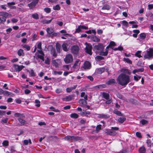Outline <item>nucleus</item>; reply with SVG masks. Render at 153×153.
I'll return each instance as SVG.
<instances>
[{
  "instance_id": "1",
  "label": "nucleus",
  "mask_w": 153,
  "mask_h": 153,
  "mask_svg": "<svg viewBox=\"0 0 153 153\" xmlns=\"http://www.w3.org/2000/svg\"><path fill=\"white\" fill-rule=\"evenodd\" d=\"M117 80L118 84L122 86H125L129 82L130 78L129 76L123 73L118 76Z\"/></svg>"
},
{
  "instance_id": "2",
  "label": "nucleus",
  "mask_w": 153,
  "mask_h": 153,
  "mask_svg": "<svg viewBox=\"0 0 153 153\" xmlns=\"http://www.w3.org/2000/svg\"><path fill=\"white\" fill-rule=\"evenodd\" d=\"M104 47L100 44L95 45L94 48V51L100 53V54L102 56H106L108 54V50H106L105 51H103Z\"/></svg>"
},
{
  "instance_id": "3",
  "label": "nucleus",
  "mask_w": 153,
  "mask_h": 153,
  "mask_svg": "<svg viewBox=\"0 0 153 153\" xmlns=\"http://www.w3.org/2000/svg\"><path fill=\"white\" fill-rule=\"evenodd\" d=\"M119 129V128L118 127H111V129H105L104 130V131L108 135L111 136H115L117 134L115 131L118 130Z\"/></svg>"
},
{
  "instance_id": "4",
  "label": "nucleus",
  "mask_w": 153,
  "mask_h": 153,
  "mask_svg": "<svg viewBox=\"0 0 153 153\" xmlns=\"http://www.w3.org/2000/svg\"><path fill=\"white\" fill-rule=\"evenodd\" d=\"M144 58L149 60L153 58V48H150L147 51L144 56Z\"/></svg>"
},
{
  "instance_id": "5",
  "label": "nucleus",
  "mask_w": 153,
  "mask_h": 153,
  "mask_svg": "<svg viewBox=\"0 0 153 153\" xmlns=\"http://www.w3.org/2000/svg\"><path fill=\"white\" fill-rule=\"evenodd\" d=\"M73 57L71 54H67L64 59V61L66 64L71 63L73 62Z\"/></svg>"
},
{
  "instance_id": "6",
  "label": "nucleus",
  "mask_w": 153,
  "mask_h": 153,
  "mask_svg": "<svg viewBox=\"0 0 153 153\" xmlns=\"http://www.w3.org/2000/svg\"><path fill=\"white\" fill-rule=\"evenodd\" d=\"M80 137H78L68 136L65 137L64 139L65 140L68 141H75L79 139Z\"/></svg>"
},
{
  "instance_id": "7",
  "label": "nucleus",
  "mask_w": 153,
  "mask_h": 153,
  "mask_svg": "<svg viewBox=\"0 0 153 153\" xmlns=\"http://www.w3.org/2000/svg\"><path fill=\"white\" fill-rule=\"evenodd\" d=\"M48 34L50 36H56L57 35V33L54 32V29L51 27H48L46 29Z\"/></svg>"
},
{
  "instance_id": "8",
  "label": "nucleus",
  "mask_w": 153,
  "mask_h": 153,
  "mask_svg": "<svg viewBox=\"0 0 153 153\" xmlns=\"http://www.w3.org/2000/svg\"><path fill=\"white\" fill-rule=\"evenodd\" d=\"M85 44L86 46L85 48L86 52L88 54L91 55L92 54V46L91 45L87 43H85Z\"/></svg>"
},
{
  "instance_id": "9",
  "label": "nucleus",
  "mask_w": 153,
  "mask_h": 153,
  "mask_svg": "<svg viewBox=\"0 0 153 153\" xmlns=\"http://www.w3.org/2000/svg\"><path fill=\"white\" fill-rule=\"evenodd\" d=\"M79 50L78 46L76 45L73 46L71 48V52L75 54H76L78 53Z\"/></svg>"
},
{
  "instance_id": "10",
  "label": "nucleus",
  "mask_w": 153,
  "mask_h": 153,
  "mask_svg": "<svg viewBox=\"0 0 153 153\" xmlns=\"http://www.w3.org/2000/svg\"><path fill=\"white\" fill-rule=\"evenodd\" d=\"M81 61L79 59H77L75 62L73 66V68L74 69H79V68L80 65L81 63Z\"/></svg>"
},
{
  "instance_id": "11",
  "label": "nucleus",
  "mask_w": 153,
  "mask_h": 153,
  "mask_svg": "<svg viewBox=\"0 0 153 153\" xmlns=\"http://www.w3.org/2000/svg\"><path fill=\"white\" fill-rule=\"evenodd\" d=\"M88 29V27L83 25H80L78 27L76 30L75 32L76 33H79L82 32V29L87 30Z\"/></svg>"
},
{
  "instance_id": "12",
  "label": "nucleus",
  "mask_w": 153,
  "mask_h": 153,
  "mask_svg": "<svg viewBox=\"0 0 153 153\" xmlns=\"http://www.w3.org/2000/svg\"><path fill=\"white\" fill-rule=\"evenodd\" d=\"M13 67L16 71L19 72L24 68L25 67L22 65H18L14 64L13 65Z\"/></svg>"
},
{
  "instance_id": "13",
  "label": "nucleus",
  "mask_w": 153,
  "mask_h": 153,
  "mask_svg": "<svg viewBox=\"0 0 153 153\" xmlns=\"http://www.w3.org/2000/svg\"><path fill=\"white\" fill-rule=\"evenodd\" d=\"M38 51L39 54L38 55V57L44 61V56L45 55L42 50H38Z\"/></svg>"
},
{
  "instance_id": "14",
  "label": "nucleus",
  "mask_w": 153,
  "mask_h": 153,
  "mask_svg": "<svg viewBox=\"0 0 153 153\" xmlns=\"http://www.w3.org/2000/svg\"><path fill=\"white\" fill-rule=\"evenodd\" d=\"M91 64L90 62L88 61H86L84 63L83 68L85 69H88L91 68Z\"/></svg>"
},
{
  "instance_id": "15",
  "label": "nucleus",
  "mask_w": 153,
  "mask_h": 153,
  "mask_svg": "<svg viewBox=\"0 0 153 153\" xmlns=\"http://www.w3.org/2000/svg\"><path fill=\"white\" fill-rule=\"evenodd\" d=\"M88 38H90L91 40L95 42H99L100 41V39L96 36H88Z\"/></svg>"
},
{
  "instance_id": "16",
  "label": "nucleus",
  "mask_w": 153,
  "mask_h": 153,
  "mask_svg": "<svg viewBox=\"0 0 153 153\" xmlns=\"http://www.w3.org/2000/svg\"><path fill=\"white\" fill-rule=\"evenodd\" d=\"M50 48L51 50V54L52 55L55 57H56L57 55V54L56 53V51L55 48H54L52 46H50Z\"/></svg>"
},
{
  "instance_id": "17",
  "label": "nucleus",
  "mask_w": 153,
  "mask_h": 153,
  "mask_svg": "<svg viewBox=\"0 0 153 153\" xmlns=\"http://www.w3.org/2000/svg\"><path fill=\"white\" fill-rule=\"evenodd\" d=\"M37 3V2H34L33 1L30 3L28 4L27 5L30 9H32L35 7Z\"/></svg>"
},
{
  "instance_id": "18",
  "label": "nucleus",
  "mask_w": 153,
  "mask_h": 153,
  "mask_svg": "<svg viewBox=\"0 0 153 153\" xmlns=\"http://www.w3.org/2000/svg\"><path fill=\"white\" fill-rule=\"evenodd\" d=\"M74 96L73 95H70L66 97L63 99V100L65 101H69L71 100L73 98Z\"/></svg>"
},
{
  "instance_id": "19",
  "label": "nucleus",
  "mask_w": 153,
  "mask_h": 153,
  "mask_svg": "<svg viewBox=\"0 0 153 153\" xmlns=\"http://www.w3.org/2000/svg\"><path fill=\"white\" fill-rule=\"evenodd\" d=\"M105 70V68H101L96 69V72L97 74H102L104 71Z\"/></svg>"
},
{
  "instance_id": "20",
  "label": "nucleus",
  "mask_w": 153,
  "mask_h": 153,
  "mask_svg": "<svg viewBox=\"0 0 153 153\" xmlns=\"http://www.w3.org/2000/svg\"><path fill=\"white\" fill-rule=\"evenodd\" d=\"M14 116L16 117H19V118H23L25 117V116L23 114H22L20 113H15Z\"/></svg>"
},
{
  "instance_id": "21",
  "label": "nucleus",
  "mask_w": 153,
  "mask_h": 153,
  "mask_svg": "<svg viewBox=\"0 0 153 153\" xmlns=\"http://www.w3.org/2000/svg\"><path fill=\"white\" fill-rule=\"evenodd\" d=\"M116 46V44L113 41H111L110 42L109 45L106 47V49L108 50V51L110 48H112V47Z\"/></svg>"
},
{
  "instance_id": "22",
  "label": "nucleus",
  "mask_w": 153,
  "mask_h": 153,
  "mask_svg": "<svg viewBox=\"0 0 153 153\" xmlns=\"http://www.w3.org/2000/svg\"><path fill=\"white\" fill-rule=\"evenodd\" d=\"M115 83L116 81L114 79H111L106 82V84L108 85H109Z\"/></svg>"
},
{
  "instance_id": "23",
  "label": "nucleus",
  "mask_w": 153,
  "mask_h": 153,
  "mask_svg": "<svg viewBox=\"0 0 153 153\" xmlns=\"http://www.w3.org/2000/svg\"><path fill=\"white\" fill-rule=\"evenodd\" d=\"M79 103L81 106H83L86 104L87 102L85 100L81 99L79 100Z\"/></svg>"
},
{
  "instance_id": "24",
  "label": "nucleus",
  "mask_w": 153,
  "mask_h": 153,
  "mask_svg": "<svg viewBox=\"0 0 153 153\" xmlns=\"http://www.w3.org/2000/svg\"><path fill=\"white\" fill-rule=\"evenodd\" d=\"M17 120L21 124V125H24L27 124V121L21 118H18Z\"/></svg>"
},
{
  "instance_id": "25",
  "label": "nucleus",
  "mask_w": 153,
  "mask_h": 153,
  "mask_svg": "<svg viewBox=\"0 0 153 153\" xmlns=\"http://www.w3.org/2000/svg\"><path fill=\"white\" fill-rule=\"evenodd\" d=\"M60 60L59 59L53 60L52 61L53 65L55 66L56 67H57L58 66L59 62H60Z\"/></svg>"
},
{
  "instance_id": "26",
  "label": "nucleus",
  "mask_w": 153,
  "mask_h": 153,
  "mask_svg": "<svg viewBox=\"0 0 153 153\" xmlns=\"http://www.w3.org/2000/svg\"><path fill=\"white\" fill-rule=\"evenodd\" d=\"M144 71V69L143 68H141L139 69H134L132 73L133 74H135L136 73L138 72H143Z\"/></svg>"
},
{
  "instance_id": "27",
  "label": "nucleus",
  "mask_w": 153,
  "mask_h": 153,
  "mask_svg": "<svg viewBox=\"0 0 153 153\" xmlns=\"http://www.w3.org/2000/svg\"><path fill=\"white\" fill-rule=\"evenodd\" d=\"M139 153H146V149L144 146H142L139 149Z\"/></svg>"
},
{
  "instance_id": "28",
  "label": "nucleus",
  "mask_w": 153,
  "mask_h": 153,
  "mask_svg": "<svg viewBox=\"0 0 153 153\" xmlns=\"http://www.w3.org/2000/svg\"><path fill=\"white\" fill-rule=\"evenodd\" d=\"M102 95L103 97L106 100H108L109 99V94L106 92H103L102 93Z\"/></svg>"
},
{
  "instance_id": "29",
  "label": "nucleus",
  "mask_w": 153,
  "mask_h": 153,
  "mask_svg": "<svg viewBox=\"0 0 153 153\" xmlns=\"http://www.w3.org/2000/svg\"><path fill=\"white\" fill-rule=\"evenodd\" d=\"M10 92L7 91H4L3 90L0 88V94H4V95H9Z\"/></svg>"
},
{
  "instance_id": "30",
  "label": "nucleus",
  "mask_w": 153,
  "mask_h": 153,
  "mask_svg": "<svg viewBox=\"0 0 153 153\" xmlns=\"http://www.w3.org/2000/svg\"><path fill=\"white\" fill-rule=\"evenodd\" d=\"M68 46V44L66 43L63 44L62 45V47L63 50L65 51H68V49L67 46Z\"/></svg>"
},
{
  "instance_id": "31",
  "label": "nucleus",
  "mask_w": 153,
  "mask_h": 153,
  "mask_svg": "<svg viewBox=\"0 0 153 153\" xmlns=\"http://www.w3.org/2000/svg\"><path fill=\"white\" fill-rule=\"evenodd\" d=\"M52 19H51L49 20H46V19H44L41 22L43 24H48L51 22Z\"/></svg>"
},
{
  "instance_id": "32",
  "label": "nucleus",
  "mask_w": 153,
  "mask_h": 153,
  "mask_svg": "<svg viewBox=\"0 0 153 153\" xmlns=\"http://www.w3.org/2000/svg\"><path fill=\"white\" fill-rule=\"evenodd\" d=\"M18 54L19 56H24L25 54L23 52V51L22 49H19L18 51Z\"/></svg>"
},
{
  "instance_id": "33",
  "label": "nucleus",
  "mask_w": 153,
  "mask_h": 153,
  "mask_svg": "<svg viewBox=\"0 0 153 153\" xmlns=\"http://www.w3.org/2000/svg\"><path fill=\"white\" fill-rule=\"evenodd\" d=\"M32 17L35 19H39V16L38 13H34L32 15Z\"/></svg>"
},
{
  "instance_id": "34",
  "label": "nucleus",
  "mask_w": 153,
  "mask_h": 153,
  "mask_svg": "<svg viewBox=\"0 0 153 153\" xmlns=\"http://www.w3.org/2000/svg\"><path fill=\"white\" fill-rule=\"evenodd\" d=\"M28 143H29L30 144H32V142L31 140L29 139L28 140H25L23 141L24 144L25 145H28Z\"/></svg>"
},
{
  "instance_id": "35",
  "label": "nucleus",
  "mask_w": 153,
  "mask_h": 153,
  "mask_svg": "<svg viewBox=\"0 0 153 153\" xmlns=\"http://www.w3.org/2000/svg\"><path fill=\"white\" fill-rule=\"evenodd\" d=\"M62 72L61 71H53L52 72V74L55 75H61L62 74Z\"/></svg>"
},
{
  "instance_id": "36",
  "label": "nucleus",
  "mask_w": 153,
  "mask_h": 153,
  "mask_svg": "<svg viewBox=\"0 0 153 153\" xmlns=\"http://www.w3.org/2000/svg\"><path fill=\"white\" fill-rule=\"evenodd\" d=\"M56 46L57 52L59 53H60L61 48L60 45L59 44L57 43L56 44Z\"/></svg>"
},
{
  "instance_id": "37",
  "label": "nucleus",
  "mask_w": 153,
  "mask_h": 153,
  "mask_svg": "<svg viewBox=\"0 0 153 153\" xmlns=\"http://www.w3.org/2000/svg\"><path fill=\"white\" fill-rule=\"evenodd\" d=\"M126 120V118L125 117H122L118 119V121L120 123H123Z\"/></svg>"
},
{
  "instance_id": "38",
  "label": "nucleus",
  "mask_w": 153,
  "mask_h": 153,
  "mask_svg": "<svg viewBox=\"0 0 153 153\" xmlns=\"http://www.w3.org/2000/svg\"><path fill=\"white\" fill-rule=\"evenodd\" d=\"M141 51H137L135 54V56L138 57L139 58H140L142 57V56L141 55L140 53Z\"/></svg>"
},
{
  "instance_id": "39",
  "label": "nucleus",
  "mask_w": 153,
  "mask_h": 153,
  "mask_svg": "<svg viewBox=\"0 0 153 153\" xmlns=\"http://www.w3.org/2000/svg\"><path fill=\"white\" fill-rule=\"evenodd\" d=\"M71 117L73 118H77L78 117L79 115L76 113H72L70 115Z\"/></svg>"
},
{
  "instance_id": "40",
  "label": "nucleus",
  "mask_w": 153,
  "mask_h": 153,
  "mask_svg": "<svg viewBox=\"0 0 153 153\" xmlns=\"http://www.w3.org/2000/svg\"><path fill=\"white\" fill-rule=\"evenodd\" d=\"M27 71L29 72V74L31 75V76H35L36 74L34 71L33 69H31L30 71Z\"/></svg>"
},
{
  "instance_id": "41",
  "label": "nucleus",
  "mask_w": 153,
  "mask_h": 153,
  "mask_svg": "<svg viewBox=\"0 0 153 153\" xmlns=\"http://www.w3.org/2000/svg\"><path fill=\"white\" fill-rule=\"evenodd\" d=\"M0 15L6 19V17L8 16L9 14L6 12H1L0 13Z\"/></svg>"
},
{
  "instance_id": "42",
  "label": "nucleus",
  "mask_w": 153,
  "mask_h": 153,
  "mask_svg": "<svg viewBox=\"0 0 153 153\" xmlns=\"http://www.w3.org/2000/svg\"><path fill=\"white\" fill-rule=\"evenodd\" d=\"M110 9V7L108 5H104L102 8V10H109Z\"/></svg>"
},
{
  "instance_id": "43",
  "label": "nucleus",
  "mask_w": 153,
  "mask_h": 153,
  "mask_svg": "<svg viewBox=\"0 0 153 153\" xmlns=\"http://www.w3.org/2000/svg\"><path fill=\"white\" fill-rule=\"evenodd\" d=\"M35 103H36L35 106L37 107H39L40 105V101L38 100H35Z\"/></svg>"
},
{
  "instance_id": "44",
  "label": "nucleus",
  "mask_w": 153,
  "mask_h": 153,
  "mask_svg": "<svg viewBox=\"0 0 153 153\" xmlns=\"http://www.w3.org/2000/svg\"><path fill=\"white\" fill-rule=\"evenodd\" d=\"M99 117L104 118H108L109 117L108 115L104 114H100L99 115Z\"/></svg>"
},
{
  "instance_id": "45",
  "label": "nucleus",
  "mask_w": 153,
  "mask_h": 153,
  "mask_svg": "<svg viewBox=\"0 0 153 153\" xmlns=\"http://www.w3.org/2000/svg\"><path fill=\"white\" fill-rule=\"evenodd\" d=\"M53 9L54 10H60V7L59 5H56L53 6Z\"/></svg>"
},
{
  "instance_id": "46",
  "label": "nucleus",
  "mask_w": 153,
  "mask_h": 153,
  "mask_svg": "<svg viewBox=\"0 0 153 153\" xmlns=\"http://www.w3.org/2000/svg\"><path fill=\"white\" fill-rule=\"evenodd\" d=\"M114 113L115 114H117L119 116H122L123 115L121 113V112L120 111H119L118 110H114Z\"/></svg>"
},
{
  "instance_id": "47",
  "label": "nucleus",
  "mask_w": 153,
  "mask_h": 153,
  "mask_svg": "<svg viewBox=\"0 0 153 153\" xmlns=\"http://www.w3.org/2000/svg\"><path fill=\"white\" fill-rule=\"evenodd\" d=\"M140 123H141L142 125H144L147 124L148 123V121L144 119H143L140 121Z\"/></svg>"
},
{
  "instance_id": "48",
  "label": "nucleus",
  "mask_w": 153,
  "mask_h": 153,
  "mask_svg": "<svg viewBox=\"0 0 153 153\" xmlns=\"http://www.w3.org/2000/svg\"><path fill=\"white\" fill-rule=\"evenodd\" d=\"M77 110L79 111H80L81 112L79 113V114L82 115H84L85 114V111L83 110V111H82V109L81 108L79 107H78L77 108Z\"/></svg>"
},
{
  "instance_id": "49",
  "label": "nucleus",
  "mask_w": 153,
  "mask_h": 153,
  "mask_svg": "<svg viewBox=\"0 0 153 153\" xmlns=\"http://www.w3.org/2000/svg\"><path fill=\"white\" fill-rule=\"evenodd\" d=\"M81 97H84V98L85 100H87V95H85V93L84 92H82L81 93Z\"/></svg>"
},
{
  "instance_id": "50",
  "label": "nucleus",
  "mask_w": 153,
  "mask_h": 153,
  "mask_svg": "<svg viewBox=\"0 0 153 153\" xmlns=\"http://www.w3.org/2000/svg\"><path fill=\"white\" fill-rule=\"evenodd\" d=\"M141 39H144L146 37V34L145 33H141L139 35Z\"/></svg>"
},
{
  "instance_id": "51",
  "label": "nucleus",
  "mask_w": 153,
  "mask_h": 153,
  "mask_svg": "<svg viewBox=\"0 0 153 153\" xmlns=\"http://www.w3.org/2000/svg\"><path fill=\"white\" fill-rule=\"evenodd\" d=\"M141 78V76H138L137 75H136L134 76V79L135 80L137 81L139 80Z\"/></svg>"
},
{
  "instance_id": "52",
  "label": "nucleus",
  "mask_w": 153,
  "mask_h": 153,
  "mask_svg": "<svg viewBox=\"0 0 153 153\" xmlns=\"http://www.w3.org/2000/svg\"><path fill=\"white\" fill-rule=\"evenodd\" d=\"M124 60L127 63L131 64H132V61L128 58H124Z\"/></svg>"
},
{
  "instance_id": "53",
  "label": "nucleus",
  "mask_w": 153,
  "mask_h": 153,
  "mask_svg": "<svg viewBox=\"0 0 153 153\" xmlns=\"http://www.w3.org/2000/svg\"><path fill=\"white\" fill-rule=\"evenodd\" d=\"M37 44V48L39 49V50H42V42H38Z\"/></svg>"
},
{
  "instance_id": "54",
  "label": "nucleus",
  "mask_w": 153,
  "mask_h": 153,
  "mask_svg": "<svg viewBox=\"0 0 153 153\" xmlns=\"http://www.w3.org/2000/svg\"><path fill=\"white\" fill-rule=\"evenodd\" d=\"M45 11L47 13H49L51 12V9L48 7H46L44 9Z\"/></svg>"
},
{
  "instance_id": "55",
  "label": "nucleus",
  "mask_w": 153,
  "mask_h": 153,
  "mask_svg": "<svg viewBox=\"0 0 153 153\" xmlns=\"http://www.w3.org/2000/svg\"><path fill=\"white\" fill-rule=\"evenodd\" d=\"M63 70L67 71L69 70V66L68 65H64L63 66Z\"/></svg>"
},
{
  "instance_id": "56",
  "label": "nucleus",
  "mask_w": 153,
  "mask_h": 153,
  "mask_svg": "<svg viewBox=\"0 0 153 153\" xmlns=\"http://www.w3.org/2000/svg\"><path fill=\"white\" fill-rule=\"evenodd\" d=\"M101 125H99L97 126L96 131L97 132H98L101 129Z\"/></svg>"
},
{
  "instance_id": "57",
  "label": "nucleus",
  "mask_w": 153,
  "mask_h": 153,
  "mask_svg": "<svg viewBox=\"0 0 153 153\" xmlns=\"http://www.w3.org/2000/svg\"><path fill=\"white\" fill-rule=\"evenodd\" d=\"M45 64L49 65L50 64V59L48 58H47L45 60Z\"/></svg>"
},
{
  "instance_id": "58",
  "label": "nucleus",
  "mask_w": 153,
  "mask_h": 153,
  "mask_svg": "<svg viewBox=\"0 0 153 153\" xmlns=\"http://www.w3.org/2000/svg\"><path fill=\"white\" fill-rule=\"evenodd\" d=\"M8 120V118H7L2 119L1 121V123L2 124L4 123H7V121Z\"/></svg>"
},
{
  "instance_id": "59",
  "label": "nucleus",
  "mask_w": 153,
  "mask_h": 153,
  "mask_svg": "<svg viewBox=\"0 0 153 153\" xmlns=\"http://www.w3.org/2000/svg\"><path fill=\"white\" fill-rule=\"evenodd\" d=\"M6 19L5 17L0 18V23H3L6 21Z\"/></svg>"
},
{
  "instance_id": "60",
  "label": "nucleus",
  "mask_w": 153,
  "mask_h": 153,
  "mask_svg": "<svg viewBox=\"0 0 153 153\" xmlns=\"http://www.w3.org/2000/svg\"><path fill=\"white\" fill-rule=\"evenodd\" d=\"M23 47L26 49L27 51L29 50L30 48V47L29 46L26 45H24L23 46Z\"/></svg>"
},
{
  "instance_id": "61",
  "label": "nucleus",
  "mask_w": 153,
  "mask_h": 153,
  "mask_svg": "<svg viewBox=\"0 0 153 153\" xmlns=\"http://www.w3.org/2000/svg\"><path fill=\"white\" fill-rule=\"evenodd\" d=\"M2 144L4 146H7L8 145V142L7 140H5L3 141Z\"/></svg>"
},
{
  "instance_id": "62",
  "label": "nucleus",
  "mask_w": 153,
  "mask_h": 153,
  "mask_svg": "<svg viewBox=\"0 0 153 153\" xmlns=\"http://www.w3.org/2000/svg\"><path fill=\"white\" fill-rule=\"evenodd\" d=\"M50 108L52 110V111L56 112H58L59 111V110L58 109H55L53 107H50Z\"/></svg>"
},
{
  "instance_id": "63",
  "label": "nucleus",
  "mask_w": 153,
  "mask_h": 153,
  "mask_svg": "<svg viewBox=\"0 0 153 153\" xmlns=\"http://www.w3.org/2000/svg\"><path fill=\"white\" fill-rule=\"evenodd\" d=\"M62 90L60 89H57L56 90V92L58 94H59L62 92Z\"/></svg>"
},
{
  "instance_id": "64",
  "label": "nucleus",
  "mask_w": 153,
  "mask_h": 153,
  "mask_svg": "<svg viewBox=\"0 0 153 153\" xmlns=\"http://www.w3.org/2000/svg\"><path fill=\"white\" fill-rule=\"evenodd\" d=\"M136 136L139 138L141 137V135L140 133L139 132H137L136 133Z\"/></svg>"
}]
</instances>
